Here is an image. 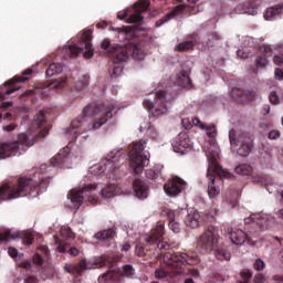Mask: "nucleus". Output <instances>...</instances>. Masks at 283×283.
<instances>
[{
  "label": "nucleus",
  "mask_w": 283,
  "mask_h": 283,
  "mask_svg": "<svg viewBox=\"0 0 283 283\" xmlns=\"http://www.w3.org/2000/svg\"><path fill=\"white\" fill-rule=\"evenodd\" d=\"M182 10H185V6L184 4H179L178 7H176L164 19L157 21V28H160V25H163L164 23H167V21H169L170 19H174V17H176V14H178L179 12H182Z\"/></svg>",
  "instance_id": "nucleus-37"
},
{
  "label": "nucleus",
  "mask_w": 283,
  "mask_h": 283,
  "mask_svg": "<svg viewBox=\"0 0 283 283\" xmlns=\"http://www.w3.org/2000/svg\"><path fill=\"white\" fill-rule=\"evenodd\" d=\"M90 83V75H84L82 81L76 82V87L78 90H83V87L87 86Z\"/></svg>",
  "instance_id": "nucleus-54"
},
{
  "label": "nucleus",
  "mask_w": 283,
  "mask_h": 283,
  "mask_svg": "<svg viewBox=\"0 0 283 283\" xmlns=\"http://www.w3.org/2000/svg\"><path fill=\"white\" fill-rule=\"evenodd\" d=\"M220 242V232L214 226H209L207 230L199 237L198 247L203 251H213Z\"/></svg>",
  "instance_id": "nucleus-12"
},
{
  "label": "nucleus",
  "mask_w": 283,
  "mask_h": 283,
  "mask_svg": "<svg viewBox=\"0 0 283 283\" xmlns=\"http://www.w3.org/2000/svg\"><path fill=\"white\" fill-rule=\"evenodd\" d=\"M218 41H220V36H218V34L216 33L209 34L206 40L207 48H213V45H216Z\"/></svg>",
  "instance_id": "nucleus-49"
},
{
  "label": "nucleus",
  "mask_w": 283,
  "mask_h": 283,
  "mask_svg": "<svg viewBox=\"0 0 283 283\" xmlns=\"http://www.w3.org/2000/svg\"><path fill=\"white\" fill-rule=\"evenodd\" d=\"M266 65H269V59H266V55L259 56L256 59V67H258V70H264V67H266Z\"/></svg>",
  "instance_id": "nucleus-51"
},
{
  "label": "nucleus",
  "mask_w": 283,
  "mask_h": 283,
  "mask_svg": "<svg viewBox=\"0 0 283 283\" xmlns=\"http://www.w3.org/2000/svg\"><path fill=\"white\" fill-rule=\"evenodd\" d=\"M270 102H271L273 105H280V96H277V93H276V92H271V93H270Z\"/></svg>",
  "instance_id": "nucleus-56"
},
{
  "label": "nucleus",
  "mask_w": 283,
  "mask_h": 283,
  "mask_svg": "<svg viewBox=\"0 0 283 283\" xmlns=\"http://www.w3.org/2000/svg\"><path fill=\"white\" fill-rule=\"evenodd\" d=\"M7 251L10 258H13V260H15L18 266L24 269L25 271H32V263H30L29 260L23 259V253H19L18 249L8 248Z\"/></svg>",
  "instance_id": "nucleus-22"
},
{
  "label": "nucleus",
  "mask_w": 283,
  "mask_h": 283,
  "mask_svg": "<svg viewBox=\"0 0 283 283\" xmlns=\"http://www.w3.org/2000/svg\"><path fill=\"white\" fill-rule=\"evenodd\" d=\"M155 277L156 280H165V277H167V271L164 269H157L155 271Z\"/></svg>",
  "instance_id": "nucleus-55"
},
{
  "label": "nucleus",
  "mask_w": 283,
  "mask_h": 283,
  "mask_svg": "<svg viewBox=\"0 0 283 283\" xmlns=\"http://www.w3.org/2000/svg\"><path fill=\"white\" fill-rule=\"evenodd\" d=\"M129 32H132L130 27H123L122 29L118 30L119 36H127V34H129Z\"/></svg>",
  "instance_id": "nucleus-60"
},
{
  "label": "nucleus",
  "mask_w": 283,
  "mask_h": 283,
  "mask_svg": "<svg viewBox=\"0 0 283 283\" xmlns=\"http://www.w3.org/2000/svg\"><path fill=\"white\" fill-rule=\"evenodd\" d=\"M149 8V0H139L136 2L132 9H126L123 14L120 12L117 13V19H125L127 14H130L126 20L127 23H140L143 21V12H147Z\"/></svg>",
  "instance_id": "nucleus-11"
},
{
  "label": "nucleus",
  "mask_w": 283,
  "mask_h": 283,
  "mask_svg": "<svg viewBox=\"0 0 283 283\" xmlns=\"http://www.w3.org/2000/svg\"><path fill=\"white\" fill-rule=\"evenodd\" d=\"M84 200L90 205H98V196H101V186L96 184H88L82 188Z\"/></svg>",
  "instance_id": "nucleus-19"
},
{
  "label": "nucleus",
  "mask_w": 283,
  "mask_h": 283,
  "mask_svg": "<svg viewBox=\"0 0 283 283\" xmlns=\"http://www.w3.org/2000/svg\"><path fill=\"white\" fill-rule=\"evenodd\" d=\"M133 191L136 198L145 200L149 196V186L143 179H135L133 184Z\"/></svg>",
  "instance_id": "nucleus-23"
},
{
  "label": "nucleus",
  "mask_w": 283,
  "mask_h": 283,
  "mask_svg": "<svg viewBox=\"0 0 283 283\" xmlns=\"http://www.w3.org/2000/svg\"><path fill=\"white\" fill-rule=\"evenodd\" d=\"M230 145L233 151L245 158L253 151V138L249 134H237L235 130L229 132Z\"/></svg>",
  "instance_id": "nucleus-9"
},
{
  "label": "nucleus",
  "mask_w": 283,
  "mask_h": 283,
  "mask_svg": "<svg viewBox=\"0 0 283 283\" xmlns=\"http://www.w3.org/2000/svg\"><path fill=\"white\" fill-rule=\"evenodd\" d=\"M253 48V39L251 36H245L243 39V48Z\"/></svg>",
  "instance_id": "nucleus-61"
},
{
  "label": "nucleus",
  "mask_w": 283,
  "mask_h": 283,
  "mask_svg": "<svg viewBox=\"0 0 283 283\" xmlns=\"http://www.w3.org/2000/svg\"><path fill=\"white\" fill-rule=\"evenodd\" d=\"M84 200L85 195L83 192V188H74L67 193V201L71 202V209L78 210Z\"/></svg>",
  "instance_id": "nucleus-21"
},
{
  "label": "nucleus",
  "mask_w": 283,
  "mask_h": 283,
  "mask_svg": "<svg viewBox=\"0 0 283 283\" xmlns=\"http://www.w3.org/2000/svg\"><path fill=\"white\" fill-rule=\"evenodd\" d=\"M253 269L254 271H264V269H266V263H264V260L262 259H255Z\"/></svg>",
  "instance_id": "nucleus-52"
},
{
  "label": "nucleus",
  "mask_w": 283,
  "mask_h": 283,
  "mask_svg": "<svg viewBox=\"0 0 283 283\" xmlns=\"http://www.w3.org/2000/svg\"><path fill=\"white\" fill-rule=\"evenodd\" d=\"M269 138H270V140H277V138H280L279 130H271L269 133Z\"/></svg>",
  "instance_id": "nucleus-62"
},
{
  "label": "nucleus",
  "mask_w": 283,
  "mask_h": 283,
  "mask_svg": "<svg viewBox=\"0 0 283 283\" xmlns=\"http://www.w3.org/2000/svg\"><path fill=\"white\" fill-rule=\"evenodd\" d=\"M102 50H106L111 56L117 63L129 61V56H133L136 61H143L145 59V51L140 48V44L128 43L126 45H111L109 40L102 42Z\"/></svg>",
  "instance_id": "nucleus-4"
},
{
  "label": "nucleus",
  "mask_w": 283,
  "mask_h": 283,
  "mask_svg": "<svg viewBox=\"0 0 283 283\" xmlns=\"http://www.w3.org/2000/svg\"><path fill=\"white\" fill-rule=\"evenodd\" d=\"M145 130L147 136H149L151 140H160V135L158 134V130H156V128H154L149 122L140 124L139 132Z\"/></svg>",
  "instance_id": "nucleus-30"
},
{
  "label": "nucleus",
  "mask_w": 283,
  "mask_h": 283,
  "mask_svg": "<svg viewBox=\"0 0 283 283\" xmlns=\"http://www.w3.org/2000/svg\"><path fill=\"white\" fill-rule=\"evenodd\" d=\"M260 6V0L255 1H245L241 4H238L233 12L234 14H258V7Z\"/></svg>",
  "instance_id": "nucleus-20"
},
{
  "label": "nucleus",
  "mask_w": 283,
  "mask_h": 283,
  "mask_svg": "<svg viewBox=\"0 0 283 283\" xmlns=\"http://www.w3.org/2000/svg\"><path fill=\"white\" fill-rule=\"evenodd\" d=\"M169 229L174 233H180V222H178V212L170 210L168 212Z\"/></svg>",
  "instance_id": "nucleus-33"
},
{
  "label": "nucleus",
  "mask_w": 283,
  "mask_h": 283,
  "mask_svg": "<svg viewBox=\"0 0 283 283\" xmlns=\"http://www.w3.org/2000/svg\"><path fill=\"white\" fill-rule=\"evenodd\" d=\"M32 74V69H28L23 72L22 76H14L12 80L6 83V85H13V83H25V81H30V75Z\"/></svg>",
  "instance_id": "nucleus-38"
},
{
  "label": "nucleus",
  "mask_w": 283,
  "mask_h": 283,
  "mask_svg": "<svg viewBox=\"0 0 283 283\" xmlns=\"http://www.w3.org/2000/svg\"><path fill=\"white\" fill-rule=\"evenodd\" d=\"M114 235H115L114 230L109 229V230H104L96 233L95 238L97 240H102V241L108 240L109 242H112V239L114 238Z\"/></svg>",
  "instance_id": "nucleus-44"
},
{
  "label": "nucleus",
  "mask_w": 283,
  "mask_h": 283,
  "mask_svg": "<svg viewBox=\"0 0 283 283\" xmlns=\"http://www.w3.org/2000/svg\"><path fill=\"white\" fill-rule=\"evenodd\" d=\"M88 172L92 174V176H103V174H112L109 172L108 166L105 164L104 159L90 167Z\"/></svg>",
  "instance_id": "nucleus-29"
},
{
  "label": "nucleus",
  "mask_w": 283,
  "mask_h": 283,
  "mask_svg": "<svg viewBox=\"0 0 283 283\" xmlns=\"http://www.w3.org/2000/svg\"><path fill=\"white\" fill-rule=\"evenodd\" d=\"M33 125H36V127H43L45 125V115L42 112L34 117Z\"/></svg>",
  "instance_id": "nucleus-50"
},
{
  "label": "nucleus",
  "mask_w": 283,
  "mask_h": 283,
  "mask_svg": "<svg viewBox=\"0 0 283 283\" xmlns=\"http://www.w3.org/2000/svg\"><path fill=\"white\" fill-rule=\"evenodd\" d=\"M123 148H115L109 151L104 160L106 167H108V174H116V169L120 167V160H123Z\"/></svg>",
  "instance_id": "nucleus-17"
},
{
  "label": "nucleus",
  "mask_w": 283,
  "mask_h": 283,
  "mask_svg": "<svg viewBox=\"0 0 283 283\" xmlns=\"http://www.w3.org/2000/svg\"><path fill=\"white\" fill-rule=\"evenodd\" d=\"M99 196L104 198V200H109V198H114V196H120V187L115 182L108 184L104 187L99 186Z\"/></svg>",
  "instance_id": "nucleus-24"
},
{
  "label": "nucleus",
  "mask_w": 283,
  "mask_h": 283,
  "mask_svg": "<svg viewBox=\"0 0 283 283\" xmlns=\"http://www.w3.org/2000/svg\"><path fill=\"white\" fill-rule=\"evenodd\" d=\"M240 275H241V279L243 280L240 283H249V280L253 277V273H251V271L249 270H244L243 272L240 273Z\"/></svg>",
  "instance_id": "nucleus-53"
},
{
  "label": "nucleus",
  "mask_w": 283,
  "mask_h": 283,
  "mask_svg": "<svg viewBox=\"0 0 283 283\" xmlns=\"http://www.w3.org/2000/svg\"><path fill=\"white\" fill-rule=\"evenodd\" d=\"M114 112H117L116 105L114 104L86 106L82 114L72 120L69 127L64 128V134L69 138H77L84 132H96L109 118H113Z\"/></svg>",
  "instance_id": "nucleus-1"
},
{
  "label": "nucleus",
  "mask_w": 283,
  "mask_h": 283,
  "mask_svg": "<svg viewBox=\"0 0 283 283\" xmlns=\"http://www.w3.org/2000/svg\"><path fill=\"white\" fill-rule=\"evenodd\" d=\"M147 149V139H140L134 144L129 153V167L134 174H140L149 165V150Z\"/></svg>",
  "instance_id": "nucleus-7"
},
{
  "label": "nucleus",
  "mask_w": 283,
  "mask_h": 283,
  "mask_svg": "<svg viewBox=\"0 0 283 283\" xmlns=\"http://www.w3.org/2000/svg\"><path fill=\"white\" fill-rule=\"evenodd\" d=\"M244 221L245 224H251V222H253V224H258L263 231L273 227V219L269 217V214L264 213L251 214L249 218L244 219Z\"/></svg>",
  "instance_id": "nucleus-18"
},
{
  "label": "nucleus",
  "mask_w": 283,
  "mask_h": 283,
  "mask_svg": "<svg viewBox=\"0 0 283 283\" xmlns=\"http://www.w3.org/2000/svg\"><path fill=\"white\" fill-rule=\"evenodd\" d=\"M123 74V67L122 66H115L113 72L111 73L113 78H116L117 76H120Z\"/></svg>",
  "instance_id": "nucleus-58"
},
{
  "label": "nucleus",
  "mask_w": 283,
  "mask_h": 283,
  "mask_svg": "<svg viewBox=\"0 0 283 283\" xmlns=\"http://www.w3.org/2000/svg\"><path fill=\"white\" fill-rule=\"evenodd\" d=\"M160 171H163V166L157 165L154 168L146 170V177L149 180H156V178H158V176H160Z\"/></svg>",
  "instance_id": "nucleus-45"
},
{
  "label": "nucleus",
  "mask_w": 283,
  "mask_h": 283,
  "mask_svg": "<svg viewBox=\"0 0 283 283\" xmlns=\"http://www.w3.org/2000/svg\"><path fill=\"white\" fill-rule=\"evenodd\" d=\"M165 234V224L159 223L155 229L150 230L149 233L143 235V240L147 242V244H156L159 251H167L171 249V244L161 241L160 238Z\"/></svg>",
  "instance_id": "nucleus-13"
},
{
  "label": "nucleus",
  "mask_w": 283,
  "mask_h": 283,
  "mask_svg": "<svg viewBox=\"0 0 283 283\" xmlns=\"http://www.w3.org/2000/svg\"><path fill=\"white\" fill-rule=\"evenodd\" d=\"M77 158L78 156H76V153L72 151V148L65 147L51 158V165H53V167L62 165L63 167H66V169H71L72 165H76Z\"/></svg>",
  "instance_id": "nucleus-14"
},
{
  "label": "nucleus",
  "mask_w": 283,
  "mask_h": 283,
  "mask_svg": "<svg viewBox=\"0 0 283 283\" xmlns=\"http://www.w3.org/2000/svg\"><path fill=\"white\" fill-rule=\"evenodd\" d=\"M265 281H266V279L262 274H255V276L253 279L254 283H264Z\"/></svg>",
  "instance_id": "nucleus-64"
},
{
  "label": "nucleus",
  "mask_w": 283,
  "mask_h": 283,
  "mask_svg": "<svg viewBox=\"0 0 283 283\" xmlns=\"http://www.w3.org/2000/svg\"><path fill=\"white\" fill-rule=\"evenodd\" d=\"M191 123L195 127H198L201 129V132H205L207 136H209L210 139V146L208 148H203L206 151V156L208 158V174L207 178L209 179L208 182V196L210 200H216L220 196V186L216 185V175L220 176L221 178H227L229 176V172H227L222 167H220V164H218V160L220 159V147L218 146V143H216V125L213 124H205L198 119V117H195L191 119Z\"/></svg>",
  "instance_id": "nucleus-2"
},
{
  "label": "nucleus",
  "mask_w": 283,
  "mask_h": 283,
  "mask_svg": "<svg viewBox=\"0 0 283 283\" xmlns=\"http://www.w3.org/2000/svg\"><path fill=\"white\" fill-rule=\"evenodd\" d=\"M186 258L187 254H182V252H167L166 254H164V262L168 266H178L179 264H184L182 260H186Z\"/></svg>",
  "instance_id": "nucleus-25"
},
{
  "label": "nucleus",
  "mask_w": 283,
  "mask_h": 283,
  "mask_svg": "<svg viewBox=\"0 0 283 283\" xmlns=\"http://www.w3.org/2000/svg\"><path fill=\"white\" fill-rule=\"evenodd\" d=\"M191 147H193V143L189 138V135L186 133L179 134L172 142V149L176 154L180 156H185V154H189Z\"/></svg>",
  "instance_id": "nucleus-15"
},
{
  "label": "nucleus",
  "mask_w": 283,
  "mask_h": 283,
  "mask_svg": "<svg viewBox=\"0 0 283 283\" xmlns=\"http://www.w3.org/2000/svg\"><path fill=\"white\" fill-rule=\"evenodd\" d=\"M217 260H231V252L227 251L224 248H219L214 251Z\"/></svg>",
  "instance_id": "nucleus-47"
},
{
  "label": "nucleus",
  "mask_w": 283,
  "mask_h": 283,
  "mask_svg": "<svg viewBox=\"0 0 283 283\" xmlns=\"http://www.w3.org/2000/svg\"><path fill=\"white\" fill-rule=\"evenodd\" d=\"M61 72H63V64L52 63L46 69V76H56V74H61Z\"/></svg>",
  "instance_id": "nucleus-41"
},
{
  "label": "nucleus",
  "mask_w": 283,
  "mask_h": 283,
  "mask_svg": "<svg viewBox=\"0 0 283 283\" xmlns=\"http://www.w3.org/2000/svg\"><path fill=\"white\" fill-rule=\"evenodd\" d=\"M57 251L60 253H70V255H72L73 258H76V255H78V253H80L77 248H70V244H67V243L60 244L57 247Z\"/></svg>",
  "instance_id": "nucleus-40"
},
{
  "label": "nucleus",
  "mask_w": 283,
  "mask_h": 283,
  "mask_svg": "<svg viewBox=\"0 0 283 283\" xmlns=\"http://www.w3.org/2000/svg\"><path fill=\"white\" fill-rule=\"evenodd\" d=\"M36 143V138H30L28 133H21L17 139L7 140L0 144V160L12 156H21L28 151V147H32Z\"/></svg>",
  "instance_id": "nucleus-5"
},
{
  "label": "nucleus",
  "mask_w": 283,
  "mask_h": 283,
  "mask_svg": "<svg viewBox=\"0 0 283 283\" xmlns=\"http://www.w3.org/2000/svg\"><path fill=\"white\" fill-rule=\"evenodd\" d=\"M33 264H35V266H43V258L40 256V254H35L33 256Z\"/></svg>",
  "instance_id": "nucleus-59"
},
{
  "label": "nucleus",
  "mask_w": 283,
  "mask_h": 283,
  "mask_svg": "<svg viewBox=\"0 0 283 283\" xmlns=\"http://www.w3.org/2000/svg\"><path fill=\"white\" fill-rule=\"evenodd\" d=\"M106 261L103 256H93L92 259H82L77 264L67 263L64 265L66 273L72 275H83L85 271L105 266Z\"/></svg>",
  "instance_id": "nucleus-10"
},
{
  "label": "nucleus",
  "mask_w": 283,
  "mask_h": 283,
  "mask_svg": "<svg viewBox=\"0 0 283 283\" xmlns=\"http://www.w3.org/2000/svg\"><path fill=\"white\" fill-rule=\"evenodd\" d=\"M201 218L200 212L193 208L188 210V214L185 219V223L190 229H198L200 227Z\"/></svg>",
  "instance_id": "nucleus-26"
},
{
  "label": "nucleus",
  "mask_w": 283,
  "mask_h": 283,
  "mask_svg": "<svg viewBox=\"0 0 283 283\" xmlns=\"http://www.w3.org/2000/svg\"><path fill=\"white\" fill-rule=\"evenodd\" d=\"M150 96H153L154 99L149 97L144 99L143 105L145 109H148L155 118H160V116L169 114V108L167 107L169 95H167V90H157L151 93Z\"/></svg>",
  "instance_id": "nucleus-8"
},
{
  "label": "nucleus",
  "mask_w": 283,
  "mask_h": 283,
  "mask_svg": "<svg viewBox=\"0 0 283 283\" xmlns=\"http://www.w3.org/2000/svg\"><path fill=\"white\" fill-rule=\"evenodd\" d=\"M118 277H134L135 271L132 265H124L123 269H117Z\"/></svg>",
  "instance_id": "nucleus-43"
},
{
  "label": "nucleus",
  "mask_w": 283,
  "mask_h": 283,
  "mask_svg": "<svg viewBox=\"0 0 283 283\" xmlns=\"http://www.w3.org/2000/svg\"><path fill=\"white\" fill-rule=\"evenodd\" d=\"M181 254L187 255L186 259H181V261H184V264L185 262L186 264H198V262H200V259L198 258V254L196 252H181Z\"/></svg>",
  "instance_id": "nucleus-46"
},
{
  "label": "nucleus",
  "mask_w": 283,
  "mask_h": 283,
  "mask_svg": "<svg viewBox=\"0 0 283 283\" xmlns=\"http://www.w3.org/2000/svg\"><path fill=\"white\" fill-rule=\"evenodd\" d=\"M10 231H1L0 230V242H8L10 240Z\"/></svg>",
  "instance_id": "nucleus-57"
},
{
  "label": "nucleus",
  "mask_w": 283,
  "mask_h": 283,
  "mask_svg": "<svg viewBox=\"0 0 283 283\" xmlns=\"http://www.w3.org/2000/svg\"><path fill=\"white\" fill-rule=\"evenodd\" d=\"M174 83L179 87H191V78H189V74L185 71L176 75Z\"/></svg>",
  "instance_id": "nucleus-31"
},
{
  "label": "nucleus",
  "mask_w": 283,
  "mask_h": 283,
  "mask_svg": "<svg viewBox=\"0 0 283 283\" xmlns=\"http://www.w3.org/2000/svg\"><path fill=\"white\" fill-rule=\"evenodd\" d=\"M116 280H118L117 269H109L106 273L98 277L99 283H113L116 282Z\"/></svg>",
  "instance_id": "nucleus-32"
},
{
  "label": "nucleus",
  "mask_w": 283,
  "mask_h": 283,
  "mask_svg": "<svg viewBox=\"0 0 283 283\" xmlns=\"http://www.w3.org/2000/svg\"><path fill=\"white\" fill-rule=\"evenodd\" d=\"M66 81V76L60 77L59 80L53 81L45 90H49V92H59V90L63 88Z\"/></svg>",
  "instance_id": "nucleus-39"
},
{
  "label": "nucleus",
  "mask_w": 283,
  "mask_h": 283,
  "mask_svg": "<svg viewBox=\"0 0 283 283\" xmlns=\"http://www.w3.org/2000/svg\"><path fill=\"white\" fill-rule=\"evenodd\" d=\"M200 43L197 39L187 40L181 43H179L176 46L177 52H188V50H192L193 45H198Z\"/></svg>",
  "instance_id": "nucleus-36"
},
{
  "label": "nucleus",
  "mask_w": 283,
  "mask_h": 283,
  "mask_svg": "<svg viewBox=\"0 0 283 283\" xmlns=\"http://www.w3.org/2000/svg\"><path fill=\"white\" fill-rule=\"evenodd\" d=\"M60 233H61L62 238H66L69 240H74V238H75L72 229H70V227H67V226H63L61 228Z\"/></svg>",
  "instance_id": "nucleus-48"
},
{
  "label": "nucleus",
  "mask_w": 283,
  "mask_h": 283,
  "mask_svg": "<svg viewBox=\"0 0 283 283\" xmlns=\"http://www.w3.org/2000/svg\"><path fill=\"white\" fill-rule=\"evenodd\" d=\"M62 52L65 59H75V56L82 53L84 59H92V56H94L92 30H84L78 42L72 45H64Z\"/></svg>",
  "instance_id": "nucleus-6"
},
{
  "label": "nucleus",
  "mask_w": 283,
  "mask_h": 283,
  "mask_svg": "<svg viewBox=\"0 0 283 283\" xmlns=\"http://www.w3.org/2000/svg\"><path fill=\"white\" fill-rule=\"evenodd\" d=\"M12 240L21 239L23 244H32V240H34V232L27 230L22 232H15L11 235Z\"/></svg>",
  "instance_id": "nucleus-28"
},
{
  "label": "nucleus",
  "mask_w": 283,
  "mask_h": 283,
  "mask_svg": "<svg viewBox=\"0 0 283 283\" xmlns=\"http://www.w3.org/2000/svg\"><path fill=\"white\" fill-rule=\"evenodd\" d=\"M234 171L239 176H251L253 168L250 165L241 164L234 168Z\"/></svg>",
  "instance_id": "nucleus-42"
},
{
  "label": "nucleus",
  "mask_w": 283,
  "mask_h": 283,
  "mask_svg": "<svg viewBox=\"0 0 283 283\" xmlns=\"http://www.w3.org/2000/svg\"><path fill=\"white\" fill-rule=\"evenodd\" d=\"M237 54L241 59H249V50H238Z\"/></svg>",
  "instance_id": "nucleus-63"
},
{
  "label": "nucleus",
  "mask_w": 283,
  "mask_h": 283,
  "mask_svg": "<svg viewBox=\"0 0 283 283\" xmlns=\"http://www.w3.org/2000/svg\"><path fill=\"white\" fill-rule=\"evenodd\" d=\"M282 14V6L269 8L264 13L265 21H274Z\"/></svg>",
  "instance_id": "nucleus-34"
},
{
  "label": "nucleus",
  "mask_w": 283,
  "mask_h": 283,
  "mask_svg": "<svg viewBox=\"0 0 283 283\" xmlns=\"http://www.w3.org/2000/svg\"><path fill=\"white\" fill-rule=\"evenodd\" d=\"M230 240L233 242V244H237L238 247H242L244 242L247 241V233L242 231V229L233 228L229 232Z\"/></svg>",
  "instance_id": "nucleus-27"
},
{
  "label": "nucleus",
  "mask_w": 283,
  "mask_h": 283,
  "mask_svg": "<svg viewBox=\"0 0 283 283\" xmlns=\"http://www.w3.org/2000/svg\"><path fill=\"white\" fill-rule=\"evenodd\" d=\"M50 185V179L42 177L39 180L22 177L18 181V186L11 188L10 185H3L0 188V202L3 200H12L17 198H36L39 193L45 191Z\"/></svg>",
  "instance_id": "nucleus-3"
},
{
  "label": "nucleus",
  "mask_w": 283,
  "mask_h": 283,
  "mask_svg": "<svg viewBox=\"0 0 283 283\" xmlns=\"http://www.w3.org/2000/svg\"><path fill=\"white\" fill-rule=\"evenodd\" d=\"M187 189V182L179 177H175L170 179L165 186L164 191L170 198H176V196H180L182 191Z\"/></svg>",
  "instance_id": "nucleus-16"
},
{
  "label": "nucleus",
  "mask_w": 283,
  "mask_h": 283,
  "mask_svg": "<svg viewBox=\"0 0 283 283\" xmlns=\"http://www.w3.org/2000/svg\"><path fill=\"white\" fill-rule=\"evenodd\" d=\"M182 275L185 277L184 283H196L193 280L200 277V272L197 269L184 270Z\"/></svg>",
  "instance_id": "nucleus-35"
}]
</instances>
